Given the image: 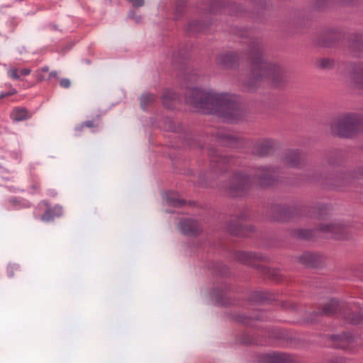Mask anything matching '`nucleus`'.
Instances as JSON below:
<instances>
[{"label": "nucleus", "mask_w": 363, "mask_h": 363, "mask_svg": "<svg viewBox=\"0 0 363 363\" xmlns=\"http://www.w3.org/2000/svg\"><path fill=\"white\" fill-rule=\"evenodd\" d=\"M330 1L331 0H318V6H320Z\"/></svg>", "instance_id": "58836bf2"}, {"label": "nucleus", "mask_w": 363, "mask_h": 363, "mask_svg": "<svg viewBox=\"0 0 363 363\" xmlns=\"http://www.w3.org/2000/svg\"><path fill=\"white\" fill-rule=\"evenodd\" d=\"M330 363H341V360L339 362L337 360H335V361H333L331 362Z\"/></svg>", "instance_id": "79ce46f5"}, {"label": "nucleus", "mask_w": 363, "mask_h": 363, "mask_svg": "<svg viewBox=\"0 0 363 363\" xmlns=\"http://www.w3.org/2000/svg\"><path fill=\"white\" fill-rule=\"evenodd\" d=\"M30 117L26 108H15L11 113V118L15 121H21Z\"/></svg>", "instance_id": "5701e85b"}, {"label": "nucleus", "mask_w": 363, "mask_h": 363, "mask_svg": "<svg viewBox=\"0 0 363 363\" xmlns=\"http://www.w3.org/2000/svg\"><path fill=\"white\" fill-rule=\"evenodd\" d=\"M156 99V96L152 94L146 93L140 97V106L143 109H146Z\"/></svg>", "instance_id": "b1692460"}, {"label": "nucleus", "mask_w": 363, "mask_h": 363, "mask_svg": "<svg viewBox=\"0 0 363 363\" xmlns=\"http://www.w3.org/2000/svg\"><path fill=\"white\" fill-rule=\"evenodd\" d=\"M362 117L353 113L335 118L330 124L333 134L341 138H352L359 133L362 130Z\"/></svg>", "instance_id": "20e7f679"}, {"label": "nucleus", "mask_w": 363, "mask_h": 363, "mask_svg": "<svg viewBox=\"0 0 363 363\" xmlns=\"http://www.w3.org/2000/svg\"><path fill=\"white\" fill-rule=\"evenodd\" d=\"M210 163L211 168L216 172L227 170V165L231 164L233 159L220 155L217 150L210 148L208 150Z\"/></svg>", "instance_id": "423d86ee"}, {"label": "nucleus", "mask_w": 363, "mask_h": 363, "mask_svg": "<svg viewBox=\"0 0 363 363\" xmlns=\"http://www.w3.org/2000/svg\"><path fill=\"white\" fill-rule=\"evenodd\" d=\"M185 3H186V0H177V6H176L177 11H182L184 6Z\"/></svg>", "instance_id": "f704fd0d"}, {"label": "nucleus", "mask_w": 363, "mask_h": 363, "mask_svg": "<svg viewBox=\"0 0 363 363\" xmlns=\"http://www.w3.org/2000/svg\"><path fill=\"white\" fill-rule=\"evenodd\" d=\"M322 208H323L324 211H326V210H327V208H326V206H322Z\"/></svg>", "instance_id": "37998d69"}, {"label": "nucleus", "mask_w": 363, "mask_h": 363, "mask_svg": "<svg viewBox=\"0 0 363 363\" xmlns=\"http://www.w3.org/2000/svg\"><path fill=\"white\" fill-rule=\"evenodd\" d=\"M51 78H57V72L56 71H52L50 72L48 79L50 80Z\"/></svg>", "instance_id": "4c0bfd02"}, {"label": "nucleus", "mask_w": 363, "mask_h": 363, "mask_svg": "<svg viewBox=\"0 0 363 363\" xmlns=\"http://www.w3.org/2000/svg\"><path fill=\"white\" fill-rule=\"evenodd\" d=\"M320 230L325 233H330L331 238L336 239L346 238V229L340 224H335L333 223L324 224L320 227Z\"/></svg>", "instance_id": "ddd939ff"}, {"label": "nucleus", "mask_w": 363, "mask_h": 363, "mask_svg": "<svg viewBox=\"0 0 363 363\" xmlns=\"http://www.w3.org/2000/svg\"><path fill=\"white\" fill-rule=\"evenodd\" d=\"M164 128L167 131L177 132L179 130V128L177 127L174 122L169 118H167L165 120L164 124Z\"/></svg>", "instance_id": "a878e982"}, {"label": "nucleus", "mask_w": 363, "mask_h": 363, "mask_svg": "<svg viewBox=\"0 0 363 363\" xmlns=\"http://www.w3.org/2000/svg\"><path fill=\"white\" fill-rule=\"evenodd\" d=\"M340 307V303L337 300L332 299L326 303L321 310L313 312L308 320L314 322L318 320V317L321 315L331 316L337 313Z\"/></svg>", "instance_id": "9b49d317"}, {"label": "nucleus", "mask_w": 363, "mask_h": 363, "mask_svg": "<svg viewBox=\"0 0 363 363\" xmlns=\"http://www.w3.org/2000/svg\"><path fill=\"white\" fill-rule=\"evenodd\" d=\"M71 83L69 79L67 78H63L60 81V85L62 88H68L69 87Z\"/></svg>", "instance_id": "72a5a7b5"}, {"label": "nucleus", "mask_w": 363, "mask_h": 363, "mask_svg": "<svg viewBox=\"0 0 363 363\" xmlns=\"http://www.w3.org/2000/svg\"><path fill=\"white\" fill-rule=\"evenodd\" d=\"M240 56L238 52L226 51L218 55L216 63L218 65L225 68H231L238 65Z\"/></svg>", "instance_id": "1a4fd4ad"}, {"label": "nucleus", "mask_w": 363, "mask_h": 363, "mask_svg": "<svg viewBox=\"0 0 363 363\" xmlns=\"http://www.w3.org/2000/svg\"><path fill=\"white\" fill-rule=\"evenodd\" d=\"M344 318L349 323L357 325L363 323V309L359 304H353L350 309L344 313Z\"/></svg>", "instance_id": "4468645a"}, {"label": "nucleus", "mask_w": 363, "mask_h": 363, "mask_svg": "<svg viewBox=\"0 0 363 363\" xmlns=\"http://www.w3.org/2000/svg\"><path fill=\"white\" fill-rule=\"evenodd\" d=\"M268 363H299L298 359L289 354L274 353L267 357Z\"/></svg>", "instance_id": "6ab92c4d"}, {"label": "nucleus", "mask_w": 363, "mask_h": 363, "mask_svg": "<svg viewBox=\"0 0 363 363\" xmlns=\"http://www.w3.org/2000/svg\"><path fill=\"white\" fill-rule=\"evenodd\" d=\"M203 29V26L199 21L190 23L189 24V30L192 32L201 31Z\"/></svg>", "instance_id": "cd10ccee"}, {"label": "nucleus", "mask_w": 363, "mask_h": 363, "mask_svg": "<svg viewBox=\"0 0 363 363\" xmlns=\"http://www.w3.org/2000/svg\"><path fill=\"white\" fill-rule=\"evenodd\" d=\"M320 177V175H313L311 178L308 179L309 180L311 181H313V180H318Z\"/></svg>", "instance_id": "ea45409f"}, {"label": "nucleus", "mask_w": 363, "mask_h": 363, "mask_svg": "<svg viewBox=\"0 0 363 363\" xmlns=\"http://www.w3.org/2000/svg\"><path fill=\"white\" fill-rule=\"evenodd\" d=\"M360 344L361 345H363V336L360 337Z\"/></svg>", "instance_id": "a19ab883"}, {"label": "nucleus", "mask_w": 363, "mask_h": 363, "mask_svg": "<svg viewBox=\"0 0 363 363\" xmlns=\"http://www.w3.org/2000/svg\"><path fill=\"white\" fill-rule=\"evenodd\" d=\"M45 205L47 206V208L40 218L43 221L50 222L62 215V211L61 207L55 206L51 208L48 206L47 203H45Z\"/></svg>", "instance_id": "aec40b11"}, {"label": "nucleus", "mask_w": 363, "mask_h": 363, "mask_svg": "<svg viewBox=\"0 0 363 363\" xmlns=\"http://www.w3.org/2000/svg\"><path fill=\"white\" fill-rule=\"evenodd\" d=\"M31 70L28 68H24L21 70H19L20 76H26L28 75L30 73Z\"/></svg>", "instance_id": "c9c22d12"}, {"label": "nucleus", "mask_w": 363, "mask_h": 363, "mask_svg": "<svg viewBox=\"0 0 363 363\" xmlns=\"http://www.w3.org/2000/svg\"><path fill=\"white\" fill-rule=\"evenodd\" d=\"M269 216L278 221L286 220L290 216V212L287 208L281 205H274L268 210Z\"/></svg>", "instance_id": "f3484780"}, {"label": "nucleus", "mask_w": 363, "mask_h": 363, "mask_svg": "<svg viewBox=\"0 0 363 363\" xmlns=\"http://www.w3.org/2000/svg\"><path fill=\"white\" fill-rule=\"evenodd\" d=\"M277 179L275 168L262 167L256 169L252 180L245 173H233L230 180L223 185V191L230 196L236 197L245 194L255 182L261 187L272 185Z\"/></svg>", "instance_id": "7ed1b4c3"}, {"label": "nucleus", "mask_w": 363, "mask_h": 363, "mask_svg": "<svg viewBox=\"0 0 363 363\" xmlns=\"http://www.w3.org/2000/svg\"><path fill=\"white\" fill-rule=\"evenodd\" d=\"M98 126H99L98 120H91V121H86L84 123H83L79 128H77V130L79 131H82L83 130L84 127L96 128Z\"/></svg>", "instance_id": "bb28decb"}, {"label": "nucleus", "mask_w": 363, "mask_h": 363, "mask_svg": "<svg viewBox=\"0 0 363 363\" xmlns=\"http://www.w3.org/2000/svg\"><path fill=\"white\" fill-rule=\"evenodd\" d=\"M235 257L240 262L252 266L255 265L257 261L264 259L263 256L252 252H238Z\"/></svg>", "instance_id": "a211bd4d"}, {"label": "nucleus", "mask_w": 363, "mask_h": 363, "mask_svg": "<svg viewBox=\"0 0 363 363\" xmlns=\"http://www.w3.org/2000/svg\"><path fill=\"white\" fill-rule=\"evenodd\" d=\"M218 141L223 145L235 147L238 143V138L228 132L219 130L217 133Z\"/></svg>", "instance_id": "412c9836"}, {"label": "nucleus", "mask_w": 363, "mask_h": 363, "mask_svg": "<svg viewBox=\"0 0 363 363\" xmlns=\"http://www.w3.org/2000/svg\"><path fill=\"white\" fill-rule=\"evenodd\" d=\"M180 226L182 232L188 236L197 235L202 231L199 223L192 219L182 220Z\"/></svg>", "instance_id": "2eb2a0df"}, {"label": "nucleus", "mask_w": 363, "mask_h": 363, "mask_svg": "<svg viewBox=\"0 0 363 363\" xmlns=\"http://www.w3.org/2000/svg\"><path fill=\"white\" fill-rule=\"evenodd\" d=\"M178 99V95L172 90L165 89L162 96L163 105L167 108H172L174 101Z\"/></svg>", "instance_id": "4be33fe9"}, {"label": "nucleus", "mask_w": 363, "mask_h": 363, "mask_svg": "<svg viewBox=\"0 0 363 363\" xmlns=\"http://www.w3.org/2000/svg\"><path fill=\"white\" fill-rule=\"evenodd\" d=\"M17 93V91L16 89L14 88H11L10 90L7 92H2L1 94H0V99H2L5 97H9V96H11L12 95H14Z\"/></svg>", "instance_id": "473e14b6"}, {"label": "nucleus", "mask_w": 363, "mask_h": 363, "mask_svg": "<svg viewBox=\"0 0 363 363\" xmlns=\"http://www.w3.org/2000/svg\"><path fill=\"white\" fill-rule=\"evenodd\" d=\"M318 66L323 69H330L334 66V61L330 58H323L318 61Z\"/></svg>", "instance_id": "393cba45"}, {"label": "nucleus", "mask_w": 363, "mask_h": 363, "mask_svg": "<svg viewBox=\"0 0 363 363\" xmlns=\"http://www.w3.org/2000/svg\"><path fill=\"white\" fill-rule=\"evenodd\" d=\"M276 143L272 139L258 141L253 147V154L264 157L271 154L275 149Z\"/></svg>", "instance_id": "f8f14e48"}, {"label": "nucleus", "mask_w": 363, "mask_h": 363, "mask_svg": "<svg viewBox=\"0 0 363 363\" xmlns=\"http://www.w3.org/2000/svg\"><path fill=\"white\" fill-rule=\"evenodd\" d=\"M49 70L48 67H44L36 72V77L38 82H41L45 79L43 73H47Z\"/></svg>", "instance_id": "c756f323"}, {"label": "nucleus", "mask_w": 363, "mask_h": 363, "mask_svg": "<svg viewBox=\"0 0 363 363\" xmlns=\"http://www.w3.org/2000/svg\"><path fill=\"white\" fill-rule=\"evenodd\" d=\"M247 218V215L243 213L232 216L228 224V231L234 235H244L242 223Z\"/></svg>", "instance_id": "9d476101"}, {"label": "nucleus", "mask_w": 363, "mask_h": 363, "mask_svg": "<svg viewBox=\"0 0 363 363\" xmlns=\"http://www.w3.org/2000/svg\"><path fill=\"white\" fill-rule=\"evenodd\" d=\"M299 262L308 267H318L325 263L326 257L320 254L306 252L298 258Z\"/></svg>", "instance_id": "6e6552de"}, {"label": "nucleus", "mask_w": 363, "mask_h": 363, "mask_svg": "<svg viewBox=\"0 0 363 363\" xmlns=\"http://www.w3.org/2000/svg\"><path fill=\"white\" fill-rule=\"evenodd\" d=\"M265 51V46L260 40L252 41L248 53L252 63L251 72L243 82V86L248 91L256 90L263 81H269L277 86L286 78L282 67L266 60Z\"/></svg>", "instance_id": "f03ea898"}, {"label": "nucleus", "mask_w": 363, "mask_h": 363, "mask_svg": "<svg viewBox=\"0 0 363 363\" xmlns=\"http://www.w3.org/2000/svg\"><path fill=\"white\" fill-rule=\"evenodd\" d=\"M185 98L197 111L217 114L228 122L238 120L242 114L239 104L229 94L194 87L186 91Z\"/></svg>", "instance_id": "f257e3e1"}, {"label": "nucleus", "mask_w": 363, "mask_h": 363, "mask_svg": "<svg viewBox=\"0 0 363 363\" xmlns=\"http://www.w3.org/2000/svg\"><path fill=\"white\" fill-rule=\"evenodd\" d=\"M297 235L299 238L308 240L313 237V232L310 230H299Z\"/></svg>", "instance_id": "c85d7f7f"}, {"label": "nucleus", "mask_w": 363, "mask_h": 363, "mask_svg": "<svg viewBox=\"0 0 363 363\" xmlns=\"http://www.w3.org/2000/svg\"><path fill=\"white\" fill-rule=\"evenodd\" d=\"M357 174L363 177V163L357 167Z\"/></svg>", "instance_id": "e433bc0d"}, {"label": "nucleus", "mask_w": 363, "mask_h": 363, "mask_svg": "<svg viewBox=\"0 0 363 363\" xmlns=\"http://www.w3.org/2000/svg\"><path fill=\"white\" fill-rule=\"evenodd\" d=\"M169 204L175 207H180L184 205V201L181 199H169Z\"/></svg>", "instance_id": "2f4dec72"}, {"label": "nucleus", "mask_w": 363, "mask_h": 363, "mask_svg": "<svg viewBox=\"0 0 363 363\" xmlns=\"http://www.w3.org/2000/svg\"><path fill=\"white\" fill-rule=\"evenodd\" d=\"M7 74L13 79H20L19 70L17 68L11 67L9 69Z\"/></svg>", "instance_id": "7c9ffc66"}, {"label": "nucleus", "mask_w": 363, "mask_h": 363, "mask_svg": "<svg viewBox=\"0 0 363 363\" xmlns=\"http://www.w3.org/2000/svg\"><path fill=\"white\" fill-rule=\"evenodd\" d=\"M330 339L333 347L337 349L353 350L361 345L360 337H354L349 333L331 335Z\"/></svg>", "instance_id": "39448f33"}, {"label": "nucleus", "mask_w": 363, "mask_h": 363, "mask_svg": "<svg viewBox=\"0 0 363 363\" xmlns=\"http://www.w3.org/2000/svg\"><path fill=\"white\" fill-rule=\"evenodd\" d=\"M284 165L289 167H299L301 164V155L298 150H287L282 158Z\"/></svg>", "instance_id": "dca6fc26"}, {"label": "nucleus", "mask_w": 363, "mask_h": 363, "mask_svg": "<svg viewBox=\"0 0 363 363\" xmlns=\"http://www.w3.org/2000/svg\"><path fill=\"white\" fill-rule=\"evenodd\" d=\"M345 76L348 77L358 89H363V65L350 63L347 65Z\"/></svg>", "instance_id": "0eeeda50"}]
</instances>
